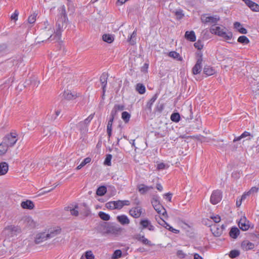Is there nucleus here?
I'll return each mask as SVG.
<instances>
[{
  "label": "nucleus",
  "mask_w": 259,
  "mask_h": 259,
  "mask_svg": "<svg viewBox=\"0 0 259 259\" xmlns=\"http://www.w3.org/2000/svg\"><path fill=\"white\" fill-rule=\"evenodd\" d=\"M68 22H64L63 20H58L56 23V30L54 31L55 35H51L48 39V40H55L58 41L60 40L62 32L67 26Z\"/></svg>",
  "instance_id": "obj_1"
},
{
  "label": "nucleus",
  "mask_w": 259,
  "mask_h": 259,
  "mask_svg": "<svg viewBox=\"0 0 259 259\" xmlns=\"http://www.w3.org/2000/svg\"><path fill=\"white\" fill-rule=\"evenodd\" d=\"M99 230L103 235H117L121 231V229L107 223H103L99 227Z\"/></svg>",
  "instance_id": "obj_2"
},
{
  "label": "nucleus",
  "mask_w": 259,
  "mask_h": 259,
  "mask_svg": "<svg viewBox=\"0 0 259 259\" xmlns=\"http://www.w3.org/2000/svg\"><path fill=\"white\" fill-rule=\"evenodd\" d=\"M61 232V229L58 227L57 229L51 230L49 233H46V232L40 233L36 235L35 239V242L36 244H39L48 239L54 237L57 235L60 234Z\"/></svg>",
  "instance_id": "obj_3"
},
{
  "label": "nucleus",
  "mask_w": 259,
  "mask_h": 259,
  "mask_svg": "<svg viewBox=\"0 0 259 259\" xmlns=\"http://www.w3.org/2000/svg\"><path fill=\"white\" fill-rule=\"evenodd\" d=\"M227 29L224 27L221 28L220 26H212L210 28V32L212 34L217 35L224 38L226 40H230L232 38L233 34L231 31H226Z\"/></svg>",
  "instance_id": "obj_4"
},
{
  "label": "nucleus",
  "mask_w": 259,
  "mask_h": 259,
  "mask_svg": "<svg viewBox=\"0 0 259 259\" xmlns=\"http://www.w3.org/2000/svg\"><path fill=\"white\" fill-rule=\"evenodd\" d=\"M17 140V134L16 133H11L3 138V141L4 144L12 147L14 146Z\"/></svg>",
  "instance_id": "obj_5"
},
{
  "label": "nucleus",
  "mask_w": 259,
  "mask_h": 259,
  "mask_svg": "<svg viewBox=\"0 0 259 259\" xmlns=\"http://www.w3.org/2000/svg\"><path fill=\"white\" fill-rule=\"evenodd\" d=\"M222 197V192L221 190H214L210 196V202L213 205L217 204L221 201Z\"/></svg>",
  "instance_id": "obj_6"
},
{
  "label": "nucleus",
  "mask_w": 259,
  "mask_h": 259,
  "mask_svg": "<svg viewBox=\"0 0 259 259\" xmlns=\"http://www.w3.org/2000/svg\"><path fill=\"white\" fill-rule=\"evenodd\" d=\"M6 235L9 237H13L20 233L21 231V228L18 226L14 225L8 226L5 229Z\"/></svg>",
  "instance_id": "obj_7"
},
{
  "label": "nucleus",
  "mask_w": 259,
  "mask_h": 259,
  "mask_svg": "<svg viewBox=\"0 0 259 259\" xmlns=\"http://www.w3.org/2000/svg\"><path fill=\"white\" fill-rule=\"evenodd\" d=\"M219 20L220 17L217 15L214 16H207V15L205 14L202 16L201 18L202 22L205 24L210 23L215 24Z\"/></svg>",
  "instance_id": "obj_8"
},
{
  "label": "nucleus",
  "mask_w": 259,
  "mask_h": 259,
  "mask_svg": "<svg viewBox=\"0 0 259 259\" xmlns=\"http://www.w3.org/2000/svg\"><path fill=\"white\" fill-rule=\"evenodd\" d=\"M58 13L57 15V19L63 20L64 22H68V19L66 11V8L64 5H62L58 9Z\"/></svg>",
  "instance_id": "obj_9"
},
{
  "label": "nucleus",
  "mask_w": 259,
  "mask_h": 259,
  "mask_svg": "<svg viewBox=\"0 0 259 259\" xmlns=\"http://www.w3.org/2000/svg\"><path fill=\"white\" fill-rule=\"evenodd\" d=\"M78 209L80 215L83 217H87L91 214V210L85 203H82L78 206Z\"/></svg>",
  "instance_id": "obj_10"
},
{
  "label": "nucleus",
  "mask_w": 259,
  "mask_h": 259,
  "mask_svg": "<svg viewBox=\"0 0 259 259\" xmlns=\"http://www.w3.org/2000/svg\"><path fill=\"white\" fill-rule=\"evenodd\" d=\"M121 200L110 201L106 204V207L110 209H120L122 208Z\"/></svg>",
  "instance_id": "obj_11"
},
{
  "label": "nucleus",
  "mask_w": 259,
  "mask_h": 259,
  "mask_svg": "<svg viewBox=\"0 0 259 259\" xmlns=\"http://www.w3.org/2000/svg\"><path fill=\"white\" fill-rule=\"evenodd\" d=\"M135 238L145 245L152 246L154 245L151 243V241L149 240L148 239L146 238L144 235H141L140 234L136 235Z\"/></svg>",
  "instance_id": "obj_12"
},
{
  "label": "nucleus",
  "mask_w": 259,
  "mask_h": 259,
  "mask_svg": "<svg viewBox=\"0 0 259 259\" xmlns=\"http://www.w3.org/2000/svg\"><path fill=\"white\" fill-rule=\"evenodd\" d=\"M142 213V208L140 206L132 208L129 211L130 214L135 218H139Z\"/></svg>",
  "instance_id": "obj_13"
},
{
  "label": "nucleus",
  "mask_w": 259,
  "mask_h": 259,
  "mask_svg": "<svg viewBox=\"0 0 259 259\" xmlns=\"http://www.w3.org/2000/svg\"><path fill=\"white\" fill-rule=\"evenodd\" d=\"M245 4L253 12H259V5L251 0H242Z\"/></svg>",
  "instance_id": "obj_14"
},
{
  "label": "nucleus",
  "mask_w": 259,
  "mask_h": 259,
  "mask_svg": "<svg viewBox=\"0 0 259 259\" xmlns=\"http://www.w3.org/2000/svg\"><path fill=\"white\" fill-rule=\"evenodd\" d=\"M202 63L200 59H197L196 63L192 69L193 74L196 75L201 72L202 67Z\"/></svg>",
  "instance_id": "obj_15"
},
{
  "label": "nucleus",
  "mask_w": 259,
  "mask_h": 259,
  "mask_svg": "<svg viewBox=\"0 0 259 259\" xmlns=\"http://www.w3.org/2000/svg\"><path fill=\"white\" fill-rule=\"evenodd\" d=\"M249 221H246V218L241 219L238 222V226L242 231H247L249 228Z\"/></svg>",
  "instance_id": "obj_16"
},
{
  "label": "nucleus",
  "mask_w": 259,
  "mask_h": 259,
  "mask_svg": "<svg viewBox=\"0 0 259 259\" xmlns=\"http://www.w3.org/2000/svg\"><path fill=\"white\" fill-rule=\"evenodd\" d=\"M229 234L231 238L236 239L240 234V230L237 227L233 226L230 228Z\"/></svg>",
  "instance_id": "obj_17"
},
{
  "label": "nucleus",
  "mask_w": 259,
  "mask_h": 259,
  "mask_svg": "<svg viewBox=\"0 0 259 259\" xmlns=\"http://www.w3.org/2000/svg\"><path fill=\"white\" fill-rule=\"evenodd\" d=\"M241 246L242 248L245 251L252 249L254 247V244L248 240L243 241Z\"/></svg>",
  "instance_id": "obj_18"
},
{
  "label": "nucleus",
  "mask_w": 259,
  "mask_h": 259,
  "mask_svg": "<svg viewBox=\"0 0 259 259\" xmlns=\"http://www.w3.org/2000/svg\"><path fill=\"white\" fill-rule=\"evenodd\" d=\"M154 209L159 214H161L164 218H167V212L164 207L160 203L154 207Z\"/></svg>",
  "instance_id": "obj_19"
},
{
  "label": "nucleus",
  "mask_w": 259,
  "mask_h": 259,
  "mask_svg": "<svg viewBox=\"0 0 259 259\" xmlns=\"http://www.w3.org/2000/svg\"><path fill=\"white\" fill-rule=\"evenodd\" d=\"M137 189H138L139 192L143 195L145 194L146 192H147L149 190L153 189V186H146L144 184H140L138 185Z\"/></svg>",
  "instance_id": "obj_20"
},
{
  "label": "nucleus",
  "mask_w": 259,
  "mask_h": 259,
  "mask_svg": "<svg viewBox=\"0 0 259 259\" xmlns=\"http://www.w3.org/2000/svg\"><path fill=\"white\" fill-rule=\"evenodd\" d=\"M21 206L23 208L27 209H32L34 207L33 202L30 200L22 201Z\"/></svg>",
  "instance_id": "obj_21"
},
{
  "label": "nucleus",
  "mask_w": 259,
  "mask_h": 259,
  "mask_svg": "<svg viewBox=\"0 0 259 259\" xmlns=\"http://www.w3.org/2000/svg\"><path fill=\"white\" fill-rule=\"evenodd\" d=\"M185 38L192 42L196 41V37L195 32L193 31H187L185 34Z\"/></svg>",
  "instance_id": "obj_22"
},
{
  "label": "nucleus",
  "mask_w": 259,
  "mask_h": 259,
  "mask_svg": "<svg viewBox=\"0 0 259 259\" xmlns=\"http://www.w3.org/2000/svg\"><path fill=\"white\" fill-rule=\"evenodd\" d=\"M9 169V165L6 162L0 163V176L6 175Z\"/></svg>",
  "instance_id": "obj_23"
},
{
  "label": "nucleus",
  "mask_w": 259,
  "mask_h": 259,
  "mask_svg": "<svg viewBox=\"0 0 259 259\" xmlns=\"http://www.w3.org/2000/svg\"><path fill=\"white\" fill-rule=\"evenodd\" d=\"M117 220L123 225H127L130 223V221L128 217L124 214L118 215L117 217Z\"/></svg>",
  "instance_id": "obj_24"
},
{
  "label": "nucleus",
  "mask_w": 259,
  "mask_h": 259,
  "mask_svg": "<svg viewBox=\"0 0 259 259\" xmlns=\"http://www.w3.org/2000/svg\"><path fill=\"white\" fill-rule=\"evenodd\" d=\"M77 97L76 94H73L70 91H65L64 92L62 97L66 100H70L73 99H75Z\"/></svg>",
  "instance_id": "obj_25"
},
{
  "label": "nucleus",
  "mask_w": 259,
  "mask_h": 259,
  "mask_svg": "<svg viewBox=\"0 0 259 259\" xmlns=\"http://www.w3.org/2000/svg\"><path fill=\"white\" fill-rule=\"evenodd\" d=\"M234 28L236 29L240 33L246 34L247 30L244 27H243L241 23L239 22H235L234 23Z\"/></svg>",
  "instance_id": "obj_26"
},
{
  "label": "nucleus",
  "mask_w": 259,
  "mask_h": 259,
  "mask_svg": "<svg viewBox=\"0 0 259 259\" xmlns=\"http://www.w3.org/2000/svg\"><path fill=\"white\" fill-rule=\"evenodd\" d=\"M215 72V69L210 66L205 65L203 68V73L207 76L212 75L214 74Z\"/></svg>",
  "instance_id": "obj_27"
},
{
  "label": "nucleus",
  "mask_w": 259,
  "mask_h": 259,
  "mask_svg": "<svg viewBox=\"0 0 259 259\" xmlns=\"http://www.w3.org/2000/svg\"><path fill=\"white\" fill-rule=\"evenodd\" d=\"M158 96V93H156L151 98V99L147 102L146 104V108L149 111H151L152 106L154 103V102L156 100Z\"/></svg>",
  "instance_id": "obj_28"
},
{
  "label": "nucleus",
  "mask_w": 259,
  "mask_h": 259,
  "mask_svg": "<svg viewBox=\"0 0 259 259\" xmlns=\"http://www.w3.org/2000/svg\"><path fill=\"white\" fill-rule=\"evenodd\" d=\"M26 226H28L30 228H34L35 226V223L30 217H27L24 220Z\"/></svg>",
  "instance_id": "obj_29"
},
{
  "label": "nucleus",
  "mask_w": 259,
  "mask_h": 259,
  "mask_svg": "<svg viewBox=\"0 0 259 259\" xmlns=\"http://www.w3.org/2000/svg\"><path fill=\"white\" fill-rule=\"evenodd\" d=\"M136 90L140 94H144L146 92V88L145 85L140 83H138L136 84Z\"/></svg>",
  "instance_id": "obj_30"
},
{
  "label": "nucleus",
  "mask_w": 259,
  "mask_h": 259,
  "mask_svg": "<svg viewBox=\"0 0 259 259\" xmlns=\"http://www.w3.org/2000/svg\"><path fill=\"white\" fill-rule=\"evenodd\" d=\"M107 192V188L104 186H100L96 191L97 195L102 196H103Z\"/></svg>",
  "instance_id": "obj_31"
},
{
  "label": "nucleus",
  "mask_w": 259,
  "mask_h": 259,
  "mask_svg": "<svg viewBox=\"0 0 259 259\" xmlns=\"http://www.w3.org/2000/svg\"><path fill=\"white\" fill-rule=\"evenodd\" d=\"M103 40L109 44L112 42L114 40L113 36L109 34H104L102 36Z\"/></svg>",
  "instance_id": "obj_32"
},
{
  "label": "nucleus",
  "mask_w": 259,
  "mask_h": 259,
  "mask_svg": "<svg viewBox=\"0 0 259 259\" xmlns=\"http://www.w3.org/2000/svg\"><path fill=\"white\" fill-rule=\"evenodd\" d=\"M137 35V30H135L132 34L131 35L130 37L128 38V41L131 45H134L136 44V37Z\"/></svg>",
  "instance_id": "obj_33"
},
{
  "label": "nucleus",
  "mask_w": 259,
  "mask_h": 259,
  "mask_svg": "<svg viewBox=\"0 0 259 259\" xmlns=\"http://www.w3.org/2000/svg\"><path fill=\"white\" fill-rule=\"evenodd\" d=\"M237 41L243 45H247L250 42L249 39L245 35L239 36L237 39Z\"/></svg>",
  "instance_id": "obj_34"
},
{
  "label": "nucleus",
  "mask_w": 259,
  "mask_h": 259,
  "mask_svg": "<svg viewBox=\"0 0 259 259\" xmlns=\"http://www.w3.org/2000/svg\"><path fill=\"white\" fill-rule=\"evenodd\" d=\"M170 119L175 122H178L181 119L180 114L178 112L172 113L170 115Z\"/></svg>",
  "instance_id": "obj_35"
},
{
  "label": "nucleus",
  "mask_w": 259,
  "mask_h": 259,
  "mask_svg": "<svg viewBox=\"0 0 259 259\" xmlns=\"http://www.w3.org/2000/svg\"><path fill=\"white\" fill-rule=\"evenodd\" d=\"M131 116V114L127 111H123L121 113V118L126 123L129 122Z\"/></svg>",
  "instance_id": "obj_36"
},
{
  "label": "nucleus",
  "mask_w": 259,
  "mask_h": 259,
  "mask_svg": "<svg viewBox=\"0 0 259 259\" xmlns=\"http://www.w3.org/2000/svg\"><path fill=\"white\" fill-rule=\"evenodd\" d=\"M77 127L80 132H86L88 131V126L82 121L77 124Z\"/></svg>",
  "instance_id": "obj_37"
},
{
  "label": "nucleus",
  "mask_w": 259,
  "mask_h": 259,
  "mask_svg": "<svg viewBox=\"0 0 259 259\" xmlns=\"http://www.w3.org/2000/svg\"><path fill=\"white\" fill-rule=\"evenodd\" d=\"M157 223L160 225L161 226L164 227L165 228H167V226H168V224H167L163 219L161 218L160 216L157 217H155Z\"/></svg>",
  "instance_id": "obj_38"
},
{
  "label": "nucleus",
  "mask_w": 259,
  "mask_h": 259,
  "mask_svg": "<svg viewBox=\"0 0 259 259\" xmlns=\"http://www.w3.org/2000/svg\"><path fill=\"white\" fill-rule=\"evenodd\" d=\"M98 215L100 218L103 221H107L110 219V217L108 214L103 211H100L98 213Z\"/></svg>",
  "instance_id": "obj_39"
},
{
  "label": "nucleus",
  "mask_w": 259,
  "mask_h": 259,
  "mask_svg": "<svg viewBox=\"0 0 259 259\" xmlns=\"http://www.w3.org/2000/svg\"><path fill=\"white\" fill-rule=\"evenodd\" d=\"M9 147L4 144L3 142L0 144V155H4L8 151Z\"/></svg>",
  "instance_id": "obj_40"
},
{
  "label": "nucleus",
  "mask_w": 259,
  "mask_h": 259,
  "mask_svg": "<svg viewBox=\"0 0 259 259\" xmlns=\"http://www.w3.org/2000/svg\"><path fill=\"white\" fill-rule=\"evenodd\" d=\"M240 254V251L237 249L232 250L230 251L229 255L231 258H234L238 256Z\"/></svg>",
  "instance_id": "obj_41"
},
{
  "label": "nucleus",
  "mask_w": 259,
  "mask_h": 259,
  "mask_svg": "<svg viewBox=\"0 0 259 259\" xmlns=\"http://www.w3.org/2000/svg\"><path fill=\"white\" fill-rule=\"evenodd\" d=\"M168 56L174 59H177L178 60H182V57L180 56V54L175 51L170 52L168 53Z\"/></svg>",
  "instance_id": "obj_42"
},
{
  "label": "nucleus",
  "mask_w": 259,
  "mask_h": 259,
  "mask_svg": "<svg viewBox=\"0 0 259 259\" xmlns=\"http://www.w3.org/2000/svg\"><path fill=\"white\" fill-rule=\"evenodd\" d=\"M91 159L90 157H87L84 158L83 161L80 163V164L76 167L77 169H79L82 168L83 166L85 165L87 163H89L91 162Z\"/></svg>",
  "instance_id": "obj_43"
},
{
  "label": "nucleus",
  "mask_w": 259,
  "mask_h": 259,
  "mask_svg": "<svg viewBox=\"0 0 259 259\" xmlns=\"http://www.w3.org/2000/svg\"><path fill=\"white\" fill-rule=\"evenodd\" d=\"M150 221L148 219L142 220L140 222V224L142 226L143 229L147 228L149 225L150 224Z\"/></svg>",
  "instance_id": "obj_44"
},
{
  "label": "nucleus",
  "mask_w": 259,
  "mask_h": 259,
  "mask_svg": "<svg viewBox=\"0 0 259 259\" xmlns=\"http://www.w3.org/2000/svg\"><path fill=\"white\" fill-rule=\"evenodd\" d=\"M122 255V251L120 249L115 250L112 256V259H117L120 257Z\"/></svg>",
  "instance_id": "obj_45"
},
{
  "label": "nucleus",
  "mask_w": 259,
  "mask_h": 259,
  "mask_svg": "<svg viewBox=\"0 0 259 259\" xmlns=\"http://www.w3.org/2000/svg\"><path fill=\"white\" fill-rule=\"evenodd\" d=\"M112 156L111 154H108L106 155L105 159L104 162V164L105 165L107 166H110L111 165V159H112Z\"/></svg>",
  "instance_id": "obj_46"
},
{
  "label": "nucleus",
  "mask_w": 259,
  "mask_h": 259,
  "mask_svg": "<svg viewBox=\"0 0 259 259\" xmlns=\"http://www.w3.org/2000/svg\"><path fill=\"white\" fill-rule=\"evenodd\" d=\"M37 15V13H34L33 14L29 16L27 19L28 22L30 24H33L36 21Z\"/></svg>",
  "instance_id": "obj_47"
},
{
  "label": "nucleus",
  "mask_w": 259,
  "mask_h": 259,
  "mask_svg": "<svg viewBox=\"0 0 259 259\" xmlns=\"http://www.w3.org/2000/svg\"><path fill=\"white\" fill-rule=\"evenodd\" d=\"M174 13L178 20H181L184 16V14L182 10H177Z\"/></svg>",
  "instance_id": "obj_48"
},
{
  "label": "nucleus",
  "mask_w": 259,
  "mask_h": 259,
  "mask_svg": "<svg viewBox=\"0 0 259 259\" xmlns=\"http://www.w3.org/2000/svg\"><path fill=\"white\" fill-rule=\"evenodd\" d=\"M68 12H69V15L73 14L75 12V7L71 3H68L67 4Z\"/></svg>",
  "instance_id": "obj_49"
},
{
  "label": "nucleus",
  "mask_w": 259,
  "mask_h": 259,
  "mask_svg": "<svg viewBox=\"0 0 259 259\" xmlns=\"http://www.w3.org/2000/svg\"><path fill=\"white\" fill-rule=\"evenodd\" d=\"M84 256L87 259H94L95 258V255L91 250L86 251L84 253Z\"/></svg>",
  "instance_id": "obj_50"
},
{
  "label": "nucleus",
  "mask_w": 259,
  "mask_h": 259,
  "mask_svg": "<svg viewBox=\"0 0 259 259\" xmlns=\"http://www.w3.org/2000/svg\"><path fill=\"white\" fill-rule=\"evenodd\" d=\"M194 46L198 50H201L203 47V45L200 40H198L197 42L194 43Z\"/></svg>",
  "instance_id": "obj_51"
},
{
  "label": "nucleus",
  "mask_w": 259,
  "mask_h": 259,
  "mask_svg": "<svg viewBox=\"0 0 259 259\" xmlns=\"http://www.w3.org/2000/svg\"><path fill=\"white\" fill-rule=\"evenodd\" d=\"M78 205H75L74 208L70 209V213L72 215L78 216L79 211L76 209L78 208Z\"/></svg>",
  "instance_id": "obj_52"
},
{
  "label": "nucleus",
  "mask_w": 259,
  "mask_h": 259,
  "mask_svg": "<svg viewBox=\"0 0 259 259\" xmlns=\"http://www.w3.org/2000/svg\"><path fill=\"white\" fill-rule=\"evenodd\" d=\"M107 81L101 82V83L102 84V99H104V96H105V93L106 92V88L107 85Z\"/></svg>",
  "instance_id": "obj_53"
},
{
  "label": "nucleus",
  "mask_w": 259,
  "mask_h": 259,
  "mask_svg": "<svg viewBox=\"0 0 259 259\" xmlns=\"http://www.w3.org/2000/svg\"><path fill=\"white\" fill-rule=\"evenodd\" d=\"M166 167H167L165 163L161 162V163L157 164L156 169L158 170H163V169H165Z\"/></svg>",
  "instance_id": "obj_54"
},
{
  "label": "nucleus",
  "mask_w": 259,
  "mask_h": 259,
  "mask_svg": "<svg viewBox=\"0 0 259 259\" xmlns=\"http://www.w3.org/2000/svg\"><path fill=\"white\" fill-rule=\"evenodd\" d=\"M94 116V114H91L89 115L86 119H85L83 121H82L83 122L87 124L88 126L89 123L91 121L92 119L93 118Z\"/></svg>",
  "instance_id": "obj_55"
},
{
  "label": "nucleus",
  "mask_w": 259,
  "mask_h": 259,
  "mask_svg": "<svg viewBox=\"0 0 259 259\" xmlns=\"http://www.w3.org/2000/svg\"><path fill=\"white\" fill-rule=\"evenodd\" d=\"M19 15V12L17 10H16L14 13L11 15V19L16 21L18 20V17Z\"/></svg>",
  "instance_id": "obj_56"
},
{
  "label": "nucleus",
  "mask_w": 259,
  "mask_h": 259,
  "mask_svg": "<svg viewBox=\"0 0 259 259\" xmlns=\"http://www.w3.org/2000/svg\"><path fill=\"white\" fill-rule=\"evenodd\" d=\"M114 107L118 111H122L125 109V106L124 105L115 104Z\"/></svg>",
  "instance_id": "obj_57"
},
{
  "label": "nucleus",
  "mask_w": 259,
  "mask_h": 259,
  "mask_svg": "<svg viewBox=\"0 0 259 259\" xmlns=\"http://www.w3.org/2000/svg\"><path fill=\"white\" fill-rule=\"evenodd\" d=\"M177 255L181 258H185L186 255V254L181 250H179L177 251Z\"/></svg>",
  "instance_id": "obj_58"
},
{
  "label": "nucleus",
  "mask_w": 259,
  "mask_h": 259,
  "mask_svg": "<svg viewBox=\"0 0 259 259\" xmlns=\"http://www.w3.org/2000/svg\"><path fill=\"white\" fill-rule=\"evenodd\" d=\"M151 203H152V206H153V207H155L156 206V205H158L159 204H160V202H159V201H158V200L157 199V198L154 197V198H152V199L151 200Z\"/></svg>",
  "instance_id": "obj_59"
},
{
  "label": "nucleus",
  "mask_w": 259,
  "mask_h": 259,
  "mask_svg": "<svg viewBox=\"0 0 259 259\" xmlns=\"http://www.w3.org/2000/svg\"><path fill=\"white\" fill-rule=\"evenodd\" d=\"M107 78H108L107 74H106L105 73H103L100 77V82H103V81L105 82L107 80Z\"/></svg>",
  "instance_id": "obj_60"
},
{
  "label": "nucleus",
  "mask_w": 259,
  "mask_h": 259,
  "mask_svg": "<svg viewBox=\"0 0 259 259\" xmlns=\"http://www.w3.org/2000/svg\"><path fill=\"white\" fill-rule=\"evenodd\" d=\"M215 144H214V146L220 147V148H224L225 147V145L224 144H221V142H223V140H218L215 141Z\"/></svg>",
  "instance_id": "obj_61"
},
{
  "label": "nucleus",
  "mask_w": 259,
  "mask_h": 259,
  "mask_svg": "<svg viewBox=\"0 0 259 259\" xmlns=\"http://www.w3.org/2000/svg\"><path fill=\"white\" fill-rule=\"evenodd\" d=\"M7 49V45L6 44H0V53L4 52Z\"/></svg>",
  "instance_id": "obj_62"
},
{
  "label": "nucleus",
  "mask_w": 259,
  "mask_h": 259,
  "mask_svg": "<svg viewBox=\"0 0 259 259\" xmlns=\"http://www.w3.org/2000/svg\"><path fill=\"white\" fill-rule=\"evenodd\" d=\"M118 111L113 107V109H112L110 113V116L116 117L117 115Z\"/></svg>",
  "instance_id": "obj_63"
},
{
  "label": "nucleus",
  "mask_w": 259,
  "mask_h": 259,
  "mask_svg": "<svg viewBox=\"0 0 259 259\" xmlns=\"http://www.w3.org/2000/svg\"><path fill=\"white\" fill-rule=\"evenodd\" d=\"M164 108V105L163 104H159L158 103L157 105L156 106V109L157 111H158L159 112H161Z\"/></svg>",
  "instance_id": "obj_64"
}]
</instances>
